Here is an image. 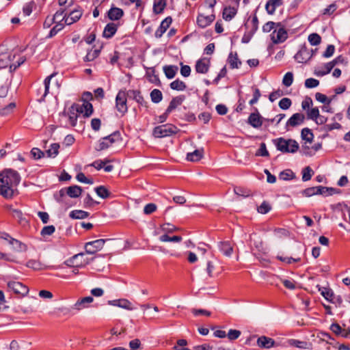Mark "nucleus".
Segmentation results:
<instances>
[{"label": "nucleus", "mask_w": 350, "mask_h": 350, "mask_svg": "<svg viewBox=\"0 0 350 350\" xmlns=\"http://www.w3.org/2000/svg\"><path fill=\"white\" fill-rule=\"evenodd\" d=\"M21 181L19 174L12 169H5L0 172V195L5 198H12Z\"/></svg>", "instance_id": "1"}, {"label": "nucleus", "mask_w": 350, "mask_h": 350, "mask_svg": "<svg viewBox=\"0 0 350 350\" xmlns=\"http://www.w3.org/2000/svg\"><path fill=\"white\" fill-rule=\"evenodd\" d=\"M273 142L277 150L284 153H295L299 149V144L294 139L279 137L273 139Z\"/></svg>", "instance_id": "2"}, {"label": "nucleus", "mask_w": 350, "mask_h": 350, "mask_svg": "<svg viewBox=\"0 0 350 350\" xmlns=\"http://www.w3.org/2000/svg\"><path fill=\"white\" fill-rule=\"evenodd\" d=\"M82 191L80 186L72 185L60 189L58 193L54 194V198L58 203L63 204H66V194L70 198H76L81 196Z\"/></svg>", "instance_id": "3"}, {"label": "nucleus", "mask_w": 350, "mask_h": 350, "mask_svg": "<svg viewBox=\"0 0 350 350\" xmlns=\"http://www.w3.org/2000/svg\"><path fill=\"white\" fill-rule=\"evenodd\" d=\"M179 131L177 126L172 124H165L156 126L153 130L155 137L161 138L176 134Z\"/></svg>", "instance_id": "4"}, {"label": "nucleus", "mask_w": 350, "mask_h": 350, "mask_svg": "<svg viewBox=\"0 0 350 350\" xmlns=\"http://www.w3.org/2000/svg\"><path fill=\"white\" fill-rule=\"evenodd\" d=\"M121 139L120 133L115 131L108 136L102 137L96 147L97 151H101L108 148L111 144Z\"/></svg>", "instance_id": "5"}, {"label": "nucleus", "mask_w": 350, "mask_h": 350, "mask_svg": "<svg viewBox=\"0 0 350 350\" xmlns=\"http://www.w3.org/2000/svg\"><path fill=\"white\" fill-rule=\"evenodd\" d=\"M126 101L127 96L124 90H120L116 97V108L122 116H124L128 111Z\"/></svg>", "instance_id": "6"}, {"label": "nucleus", "mask_w": 350, "mask_h": 350, "mask_svg": "<svg viewBox=\"0 0 350 350\" xmlns=\"http://www.w3.org/2000/svg\"><path fill=\"white\" fill-rule=\"evenodd\" d=\"M313 49H309L306 44L301 45L294 58L298 63H306L313 56Z\"/></svg>", "instance_id": "7"}, {"label": "nucleus", "mask_w": 350, "mask_h": 350, "mask_svg": "<svg viewBox=\"0 0 350 350\" xmlns=\"http://www.w3.org/2000/svg\"><path fill=\"white\" fill-rule=\"evenodd\" d=\"M271 34V40L275 44L283 43L288 38V32L283 27H278Z\"/></svg>", "instance_id": "8"}, {"label": "nucleus", "mask_w": 350, "mask_h": 350, "mask_svg": "<svg viewBox=\"0 0 350 350\" xmlns=\"http://www.w3.org/2000/svg\"><path fill=\"white\" fill-rule=\"evenodd\" d=\"M108 240L100 239L86 243L85 245V252L90 254H95L103 247L105 243Z\"/></svg>", "instance_id": "9"}, {"label": "nucleus", "mask_w": 350, "mask_h": 350, "mask_svg": "<svg viewBox=\"0 0 350 350\" xmlns=\"http://www.w3.org/2000/svg\"><path fill=\"white\" fill-rule=\"evenodd\" d=\"M305 116L301 113H295L287 120L285 129L289 131L291 128H294L301 125L305 121Z\"/></svg>", "instance_id": "10"}, {"label": "nucleus", "mask_w": 350, "mask_h": 350, "mask_svg": "<svg viewBox=\"0 0 350 350\" xmlns=\"http://www.w3.org/2000/svg\"><path fill=\"white\" fill-rule=\"evenodd\" d=\"M82 14V10L78 9H75L69 14H68L66 12H64V14L62 16L63 20H64V24H66V25H70L74 23H76L80 19Z\"/></svg>", "instance_id": "11"}, {"label": "nucleus", "mask_w": 350, "mask_h": 350, "mask_svg": "<svg viewBox=\"0 0 350 350\" xmlns=\"http://www.w3.org/2000/svg\"><path fill=\"white\" fill-rule=\"evenodd\" d=\"M84 253H79L67 259L64 264L70 267H83L90 263L89 260L77 262L79 258H83Z\"/></svg>", "instance_id": "12"}, {"label": "nucleus", "mask_w": 350, "mask_h": 350, "mask_svg": "<svg viewBox=\"0 0 350 350\" xmlns=\"http://www.w3.org/2000/svg\"><path fill=\"white\" fill-rule=\"evenodd\" d=\"M7 285L8 288L10 291H12L16 294L23 296L27 294L29 291L28 287L19 282L10 281L8 282Z\"/></svg>", "instance_id": "13"}, {"label": "nucleus", "mask_w": 350, "mask_h": 350, "mask_svg": "<svg viewBox=\"0 0 350 350\" xmlns=\"http://www.w3.org/2000/svg\"><path fill=\"white\" fill-rule=\"evenodd\" d=\"M79 114H80V113L77 107V104H72L67 112V116L71 126L74 127L77 125Z\"/></svg>", "instance_id": "14"}, {"label": "nucleus", "mask_w": 350, "mask_h": 350, "mask_svg": "<svg viewBox=\"0 0 350 350\" xmlns=\"http://www.w3.org/2000/svg\"><path fill=\"white\" fill-rule=\"evenodd\" d=\"M64 12L65 9H59L56 11L53 16H47L43 23V28H50L59 18V17H61L64 14Z\"/></svg>", "instance_id": "15"}, {"label": "nucleus", "mask_w": 350, "mask_h": 350, "mask_svg": "<svg viewBox=\"0 0 350 350\" xmlns=\"http://www.w3.org/2000/svg\"><path fill=\"white\" fill-rule=\"evenodd\" d=\"M172 23V18L171 16H167L165 19H163L157 31H155L154 36L157 38H160L162 37L163 33L168 29L171 23Z\"/></svg>", "instance_id": "16"}, {"label": "nucleus", "mask_w": 350, "mask_h": 350, "mask_svg": "<svg viewBox=\"0 0 350 350\" xmlns=\"http://www.w3.org/2000/svg\"><path fill=\"white\" fill-rule=\"evenodd\" d=\"M124 93L127 98L135 100L140 105H146L144 97L142 96L140 91L135 90H129L128 91L124 90Z\"/></svg>", "instance_id": "17"}, {"label": "nucleus", "mask_w": 350, "mask_h": 350, "mask_svg": "<svg viewBox=\"0 0 350 350\" xmlns=\"http://www.w3.org/2000/svg\"><path fill=\"white\" fill-rule=\"evenodd\" d=\"M215 16L214 14H211L208 16L198 14L197 17V23L200 27L205 28L210 25L215 20Z\"/></svg>", "instance_id": "18"}, {"label": "nucleus", "mask_w": 350, "mask_h": 350, "mask_svg": "<svg viewBox=\"0 0 350 350\" xmlns=\"http://www.w3.org/2000/svg\"><path fill=\"white\" fill-rule=\"evenodd\" d=\"M263 118L258 113H252L247 120L248 124L255 129H258L262 125L264 121Z\"/></svg>", "instance_id": "19"}, {"label": "nucleus", "mask_w": 350, "mask_h": 350, "mask_svg": "<svg viewBox=\"0 0 350 350\" xmlns=\"http://www.w3.org/2000/svg\"><path fill=\"white\" fill-rule=\"evenodd\" d=\"M108 304L113 306H118L128 310H133L134 308L132 307L131 303L126 299H120L108 301Z\"/></svg>", "instance_id": "20"}, {"label": "nucleus", "mask_w": 350, "mask_h": 350, "mask_svg": "<svg viewBox=\"0 0 350 350\" xmlns=\"http://www.w3.org/2000/svg\"><path fill=\"white\" fill-rule=\"evenodd\" d=\"M64 23V20H63L62 17L59 21H56L54 23L55 25L51 29L48 35L46 36V38L49 39L55 36L59 31H61L64 28L65 25H66V24Z\"/></svg>", "instance_id": "21"}, {"label": "nucleus", "mask_w": 350, "mask_h": 350, "mask_svg": "<svg viewBox=\"0 0 350 350\" xmlns=\"http://www.w3.org/2000/svg\"><path fill=\"white\" fill-rule=\"evenodd\" d=\"M80 113H83L84 118L90 117L94 111L92 105L88 101H83L82 105L77 104Z\"/></svg>", "instance_id": "22"}, {"label": "nucleus", "mask_w": 350, "mask_h": 350, "mask_svg": "<svg viewBox=\"0 0 350 350\" xmlns=\"http://www.w3.org/2000/svg\"><path fill=\"white\" fill-rule=\"evenodd\" d=\"M257 345L261 348L269 349L275 347V342L273 339L265 336H262L258 338Z\"/></svg>", "instance_id": "23"}, {"label": "nucleus", "mask_w": 350, "mask_h": 350, "mask_svg": "<svg viewBox=\"0 0 350 350\" xmlns=\"http://www.w3.org/2000/svg\"><path fill=\"white\" fill-rule=\"evenodd\" d=\"M124 16L122 9L112 6L107 12V16L111 21H118Z\"/></svg>", "instance_id": "24"}, {"label": "nucleus", "mask_w": 350, "mask_h": 350, "mask_svg": "<svg viewBox=\"0 0 350 350\" xmlns=\"http://www.w3.org/2000/svg\"><path fill=\"white\" fill-rule=\"evenodd\" d=\"M9 244L12 246V249L15 252H24L27 250V246L25 243L14 238H10L9 239Z\"/></svg>", "instance_id": "25"}, {"label": "nucleus", "mask_w": 350, "mask_h": 350, "mask_svg": "<svg viewBox=\"0 0 350 350\" xmlns=\"http://www.w3.org/2000/svg\"><path fill=\"white\" fill-rule=\"evenodd\" d=\"M118 25L114 23H109L105 27L103 36L105 38H112L118 30Z\"/></svg>", "instance_id": "26"}, {"label": "nucleus", "mask_w": 350, "mask_h": 350, "mask_svg": "<svg viewBox=\"0 0 350 350\" xmlns=\"http://www.w3.org/2000/svg\"><path fill=\"white\" fill-rule=\"evenodd\" d=\"M219 250L224 255L230 256L233 252V247L231 243L228 241H221L218 245Z\"/></svg>", "instance_id": "27"}, {"label": "nucleus", "mask_w": 350, "mask_h": 350, "mask_svg": "<svg viewBox=\"0 0 350 350\" xmlns=\"http://www.w3.org/2000/svg\"><path fill=\"white\" fill-rule=\"evenodd\" d=\"M94 299L92 297L88 296L79 299L73 306V309L81 310L88 307V304L92 303Z\"/></svg>", "instance_id": "28"}, {"label": "nucleus", "mask_w": 350, "mask_h": 350, "mask_svg": "<svg viewBox=\"0 0 350 350\" xmlns=\"http://www.w3.org/2000/svg\"><path fill=\"white\" fill-rule=\"evenodd\" d=\"M185 99V96L184 95H180L173 98L167 108V112H172L178 106L181 105Z\"/></svg>", "instance_id": "29"}, {"label": "nucleus", "mask_w": 350, "mask_h": 350, "mask_svg": "<svg viewBox=\"0 0 350 350\" xmlns=\"http://www.w3.org/2000/svg\"><path fill=\"white\" fill-rule=\"evenodd\" d=\"M209 60L206 62L205 59H199L196 64V70L198 73L205 74L208 71Z\"/></svg>", "instance_id": "30"}, {"label": "nucleus", "mask_w": 350, "mask_h": 350, "mask_svg": "<svg viewBox=\"0 0 350 350\" xmlns=\"http://www.w3.org/2000/svg\"><path fill=\"white\" fill-rule=\"evenodd\" d=\"M227 61L232 69L239 68L241 65V62L238 58V55L236 52L234 53L230 52Z\"/></svg>", "instance_id": "31"}, {"label": "nucleus", "mask_w": 350, "mask_h": 350, "mask_svg": "<svg viewBox=\"0 0 350 350\" xmlns=\"http://www.w3.org/2000/svg\"><path fill=\"white\" fill-rule=\"evenodd\" d=\"M237 13V8L235 6H229L224 8L223 12V18L226 21H231Z\"/></svg>", "instance_id": "32"}, {"label": "nucleus", "mask_w": 350, "mask_h": 350, "mask_svg": "<svg viewBox=\"0 0 350 350\" xmlns=\"http://www.w3.org/2000/svg\"><path fill=\"white\" fill-rule=\"evenodd\" d=\"M282 5V1L280 0H269L265 5V9L269 14H273L275 9Z\"/></svg>", "instance_id": "33"}, {"label": "nucleus", "mask_w": 350, "mask_h": 350, "mask_svg": "<svg viewBox=\"0 0 350 350\" xmlns=\"http://www.w3.org/2000/svg\"><path fill=\"white\" fill-rule=\"evenodd\" d=\"M167 5V0H154L153 3V12L159 14L163 12Z\"/></svg>", "instance_id": "34"}, {"label": "nucleus", "mask_w": 350, "mask_h": 350, "mask_svg": "<svg viewBox=\"0 0 350 350\" xmlns=\"http://www.w3.org/2000/svg\"><path fill=\"white\" fill-rule=\"evenodd\" d=\"M203 149L196 150L192 152H188L186 157L187 160L192 162L198 161L203 157Z\"/></svg>", "instance_id": "35"}, {"label": "nucleus", "mask_w": 350, "mask_h": 350, "mask_svg": "<svg viewBox=\"0 0 350 350\" xmlns=\"http://www.w3.org/2000/svg\"><path fill=\"white\" fill-rule=\"evenodd\" d=\"M163 70L166 77L169 79H171L176 76L178 68L177 66L170 65L163 66Z\"/></svg>", "instance_id": "36"}, {"label": "nucleus", "mask_w": 350, "mask_h": 350, "mask_svg": "<svg viewBox=\"0 0 350 350\" xmlns=\"http://www.w3.org/2000/svg\"><path fill=\"white\" fill-rule=\"evenodd\" d=\"M321 193H322L321 191V186L308 187L301 191V193L306 197H311L314 195H320Z\"/></svg>", "instance_id": "37"}, {"label": "nucleus", "mask_w": 350, "mask_h": 350, "mask_svg": "<svg viewBox=\"0 0 350 350\" xmlns=\"http://www.w3.org/2000/svg\"><path fill=\"white\" fill-rule=\"evenodd\" d=\"M56 75L55 72L52 73L51 75L48 76L44 80V92L42 95V98L39 100L40 102L44 101L45 97L49 92V86L51 79Z\"/></svg>", "instance_id": "38"}, {"label": "nucleus", "mask_w": 350, "mask_h": 350, "mask_svg": "<svg viewBox=\"0 0 350 350\" xmlns=\"http://www.w3.org/2000/svg\"><path fill=\"white\" fill-rule=\"evenodd\" d=\"M89 215L90 214L88 212H86V211H84L82 210H75V211H72L70 213L69 216L72 219H85V218L88 217L89 216Z\"/></svg>", "instance_id": "39"}, {"label": "nucleus", "mask_w": 350, "mask_h": 350, "mask_svg": "<svg viewBox=\"0 0 350 350\" xmlns=\"http://www.w3.org/2000/svg\"><path fill=\"white\" fill-rule=\"evenodd\" d=\"M94 191L96 194L103 199H107L111 196V192L103 185L94 188Z\"/></svg>", "instance_id": "40"}, {"label": "nucleus", "mask_w": 350, "mask_h": 350, "mask_svg": "<svg viewBox=\"0 0 350 350\" xmlns=\"http://www.w3.org/2000/svg\"><path fill=\"white\" fill-rule=\"evenodd\" d=\"M321 191L322 193H321L320 195L325 196H333L334 194H338L340 193V190L338 189L323 186H321Z\"/></svg>", "instance_id": "41"}, {"label": "nucleus", "mask_w": 350, "mask_h": 350, "mask_svg": "<svg viewBox=\"0 0 350 350\" xmlns=\"http://www.w3.org/2000/svg\"><path fill=\"white\" fill-rule=\"evenodd\" d=\"M301 138L307 142L311 143L314 138V135L311 129L308 128H304L301 130Z\"/></svg>", "instance_id": "42"}, {"label": "nucleus", "mask_w": 350, "mask_h": 350, "mask_svg": "<svg viewBox=\"0 0 350 350\" xmlns=\"http://www.w3.org/2000/svg\"><path fill=\"white\" fill-rule=\"evenodd\" d=\"M14 56L11 55H3L0 56V68H7L11 62L14 59Z\"/></svg>", "instance_id": "43"}, {"label": "nucleus", "mask_w": 350, "mask_h": 350, "mask_svg": "<svg viewBox=\"0 0 350 350\" xmlns=\"http://www.w3.org/2000/svg\"><path fill=\"white\" fill-rule=\"evenodd\" d=\"M288 345L297 347L299 349H306L308 342L306 341H301L297 339H289L287 341Z\"/></svg>", "instance_id": "44"}, {"label": "nucleus", "mask_w": 350, "mask_h": 350, "mask_svg": "<svg viewBox=\"0 0 350 350\" xmlns=\"http://www.w3.org/2000/svg\"><path fill=\"white\" fill-rule=\"evenodd\" d=\"M100 53V49H91L90 51H88L86 55L83 58V60L85 62H92L97 57H98Z\"/></svg>", "instance_id": "45"}, {"label": "nucleus", "mask_w": 350, "mask_h": 350, "mask_svg": "<svg viewBox=\"0 0 350 350\" xmlns=\"http://www.w3.org/2000/svg\"><path fill=\"white\" fill-rule=\"evenodd\" d=\"M170 86L172 90L178 91H183L187 88L186 84L183 81H180L179 79H176L172 81L170 83Z\"/></svg>", "instance_id": "46"}, {"label": "nucleus", "mask_w": 350, "mask_h": 350, "mask_svg": "<svg viewBox=\"0 0 350 350\" xmlns=\"http://www.w3.org/2000/svg\"><path fill=\"white\" fill-rule=\"evenodd\" d=\"M150 98L152 102L154 103H159L162 100L163 98L162 92L158 89H154L150 92Z\"/></svg>", "instance_id": "47"}, {"label": "nucleus", "mask_w": 350, "mask_h": 350, "mask_svg": "<svg viewBox=\"0 0 350 350\" xmlns=\"http://www.w3.org/2000/svg\"><path fill=\"white\" fill-rule=\"evenodd\" d=\"M295 177V174L291 170H285L279 174V178L284 180H290Z\"/></svg>", "instance_id": "48"}, {"label": "nucleus", "mask_w": 350, "mask_h": 350, "mask_svg": "<svg viewBox=\"0 0 350 350\" xmlns=\"http://www.w3.org/2000/svg\"><path fill=\"white\" fill-rule=\"evenodd\" d=\"M159 241L161 242H180L182 237L180 236L169 237L167 234H164L160 236Z\"/></svg>", "instance_id": "49"}, {"label": "nucleus", "mask_w": 350, "mask_h": 350, "mask_svg": "<svg viewBox=\"0 0 350 350\" xmlns=\"http://www.w3.org/2000/svg\"><path fill=\"white\" fill-rule=\"evenodd\" d=\"M335 66L334 64L331 61L324 64V70H319L316 72L318 76H324L329 74Z\"/></svg>", "instance_id": "50"}, {"label": "nucleus", "mask_w": 350, "mask_h": 350, "mask_svg": "<svg viewBox=\"0 0 350 350\" xmlns=\"http://www.w3.org/2000/svg\"><path fill=\"white\" fill-rule=\"evenodd\" d=\"M309 42L312 46H317L321 42V36L317 33H312L308 36V38Z\"/></svg>", "instance_id": "51"}, {"label": "nucleus", "mask_w": 350, "mask_h": 350, "mask_svg": "<svg viewBox=\"0 0 350 350\" xmlns=\"http://www.w3.org/2000/svg\"><path fill=\"white\" fill-rule=\"evenodd\" d=\"M161 230L165 234H167V233H172L174 231L178 230L174 225H172L170 223H165L161 226Z\"/></svg>", "instance_id": "52"}, {"label": "nucleus", "mask_w": 350, "mask_h": 350, "mask_svg": "<svg viewBox=\"0 0 350 350\" xmlns=\"http://www.w3.org/2000/svg\"><path fill=\"white\" fill-rule=\"evenodd\" d=\"M319 290L321 291V294L325 299L329 301L332 300L334 293L330 288L323 287L319 288Z\"/></svg>", "instance_id": "53"}, {"label": "nucleus", "mask_w": 350, "mask_h": 350, "mask_svg": "<svg viewBox=\"0 0 350 350\" xmlns=\"http://www.w3.org/2000/svg\"><path fill=\"white\" fill-rule=\"evenodd\" d=\"M314 172L310 166L304 167L302 170V180L306 182L310 180Z\"/></svg>", "instance_id": "54"}, {"label": "nucleus", "mask_w": 350, "mask_h": 350, "mask_svg": "<svg viewBox=\"0 0 350 350\" xmlns=\"http://www.w3.org/2000/svg\"><path fill=\"white\" fill-rule=\"evenodd\" d=\"M59 145L54 143L51 145V148L46 151L49 157H55L58 154Z\"/></svg>", "instance_id": "55"}, {"label": "nucleus", "mask_w": 350, "mask_h": 350, "mask_svg": "<svg viewBox=\"0 0 350 350\" xmlns=\"http://www.w3.org/2000/svg\"><path fill=\"white\" fill-rule=\"evenodd\" d=\"M281 24L280 23H274L273 21H269L266 23L262 26V31L265 33L270 32L272 29H273L275 27H280Z\"/></svg>", "instance_id": "56"}, {"label": "nucleus", "mask_w": 350, "mask_h": 350, "mask_svg": "<svg viewBox=\"0 0 350 350\" xmlns=\"http://www.w3.org/2000/svg\"><path fill=\"white\" fill-rule=\"evenodd\" d=\"M16 107L15 103H10L8 105L5 106L4 107L0 109V115L1 116H7L10 114L14 109Z\"/></svg>", "instance_id": "57"}, {"label": "nucleus", "mask_w": 350, "mask_h": 350, "mask_svg": "<svg viewBox=\"0 0 350 350\" xmlns=\"http://www.w3.org/2000/svg\"><path fill=\"white\" fill-rule=\"evenodd\" d=\"M26 266L34 270L42 269V265L36 260H29L27 262Z\"/></svg>", "instance_id": "58"}, {"label": "nucleus", "mask_w": 350, "mask_h": 350, "mask_svg": "<svg viewBox=\"0 0 350 350\" xmlns=\"http://www.w3.org/2000/svg\"><path fill=\"white\" fill-rule=\"evenodd\" d=\"M319 116V110L317 107H314L312 109H309L307 111V118L308 119L312 120L315 121L317 118Z\"/></svg>", "instance_id": "59"}, {"label": "nucleus", "mask_w": 350, "mask_h": 350, "mask_svg": "<svg viewBox=\"0 0 350 350\" xmlns=\"http://www.w3.org/2000/svg\"><path fill=\"white\" fill-rule=\"evenodd\" d=\"M293 82V74L291 72H286L282 79V83L286 87H289Z\"/></svg>", "instance_id": "60"}, {"label": "nucleus", "mask_w": 350, "mask_h": 350, "mask_svg": "<svg viewBox=\"0 0 350 350\" xmlns=\"http://www.w3.org/2000/svg\"><path fill=\"white\" fill-rule=\"evenodd\" d=\"M271 209V205L266 201L262 202V204L258 207V212L261 214H266Z\"/></svg>", "instance_id": "61"}, {"label": "nucleus", "mask_w": 350, "mask_h": 350, "mask_svg": "<svg viewBox=\"0 0 350 350\" xmlns=\"http://www.w3.org/2000/svg\"><path fill=\"white\" fill-rule=\"evenodd\" d=\"M315 98L317 101L324 104L330 105V103H332V99H328V97H327V96L320 92L316 93Z\"/></svg>", "instance_id": "62"}, {"label": "nucleus", "mask_w": 350, "mask_h": 350, "mask_svg": "<svg viewBox=\"0 0 350 350\" xmlns=\"http://www.w3.org/2000/svg\"><path fill=\"white\" fill-rule=\"evenodd\" d=\"M279 107L283 110H286L290 108L292 105L291 100L288 98H283L279 102Z\"/></svg>", "instance_id": "63"}, {"label": "nucleus", "mask_w": 350, "mask_h": 350, "mask_svg": "<svg viewBox=\"0 0 350 350\" xmlns=\"http://www.w3.org/2000/svg\"><path fill=\"white\" fill-rule=\"evenodd\" d=\"M236 195L241 197H247L250 195V191L245 188L237 187L234 189Z\"/></svg>", "instance_id": "64"}]
</instances>
